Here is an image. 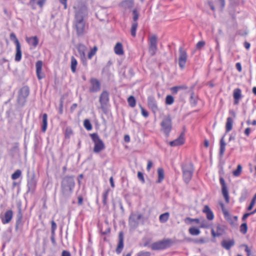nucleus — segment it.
Segmentation results:
<instances>
[{
	"instance_id": "obj_1",
	"label": "nucleus",
	"mask_w": 256,
	"mask_h": 256,
	"mask_svg": "<svg viewBox=\"0 0 256 256\" xmlns=\"http://www.w3.org/2000/svg\"><path fill=\"white\" fill-rule=\"evenodd\" d=\"M74 8L76 10L74 15V28L76 30L77 36H82L86 33L88 28L84 20L88 14L87 8L84 4H81L80 6L78 4L74 6Z\"/></svg>"
},
{
	"instance_id": "obj_2",
	"label": "nucleus",
	"mask_w": 256,
	"mask_h": 256,
	"mask_svg": "<svg viewBox=\"0 0 256 256\" xmlns=\"http://www.w3.org/2000/svg\"><path fill=\"white\" fill-rule=\"evenodd\" d=\"M181 168L184 181L188 184L191 180L194 171V165L192 161L185 162L182 164Z\"/></svg>"
},
{
	"instance_id": "obj_3",
	"label": "nucleus",
	"mask_w": 256,
	"mask_h": 256,
	"mask_svg": "<svg viewBox=\"0 0 256 256\" xmlns=\"http://www.w3.org/2000/svg\"><path fill=\"white\" fill-rule=\"evenodd\" d=\"M160 126V131L164 134L166 137H168L172 129V118L170 114L164 116Z\"/></svg>"
},
{
	"instance_id": "obj_4",
	"label": "nucleus",
	"mask_w": 256,
	"mask_h": 256,
	"mask_svg": "<svg viewBox=\"0 0 256 256\" xmlns=\"http://www.w3.org/2000/svg\"><path fill=\"white\" fill-rule=\"evenodd\" d=\"M233 120L231 117H228L226 118V133L222 137L220 141V151L219 156L222 158L223 157L225 150L226 143L224 142V136L227 132L230 131L232 128Z\"/></svg>"
},
{
	"instance_id": "obj_5",
	"label": "nucleus",
	"mask_w": 256,
	"mask_h": 256,
	"mask_svg": "<svg viewBox=\"0 0 256 256\" xmlns=\"http://www.w3.org/2000/svg\"><path fill=\"white\" fill-rule=\"evenodd\" d=\"M92 141L94 143L93 151L95 153H98L105 148V145L103 141L100 138L97 133L90 134Z\"/></svg>"
},
{
	"instance_id": "obj_6",
	"label": "nucleus",
	"mask_w": 256,
	"mask_h": 256,
	"mask_svg": "<svg viewBox=\"0 0 256 256\" xmlns=\"http://www.w3.org/2000/svg\"><path fill=\"white\" fill-rule=\"evenodd\" d=\"M174 244V241L170 238L164 239L152 243L151 245L152 250H162L170 247Z\"/></svg>"
},
{
	"instance_id": "obj_7",
	"label": "nucleus",
	"mask_w": 256,
	"mask_h": 256,
	"mask_svg": "<svg viewBox=\"0 0 256 256\" xmlns=\"http://www.w3.org/2000/svg\"><path fill=\"white\" fill-rule=\"evenodd\" d=\"M99 102L100 108L103 112L106 114L108 112V104L109 102V93L106 90H104L100 96Z\"/></svg>"
},
{
	"instance_id": "obj_8",
	"label": "nucleus",
	"mask_w": 256,
	"mask_h": 256,
	"mask_svg": "<svg viewBox=\"0 0 256 256\" xmlns=\"http://www.w3.org/2000/svg\"><path fill=\"white\" fill-rule=\"evenodd\" d=\"M30 94V90L28 86H24L20 88L19 91L18 102V103L24 104Z\"/></svg>"
},
{
	"instance_id": "obj_9",
	"label": "nucleus",
	"mask_w": 256,
	"mask_h": 256,
	"mask_svg": "<svg viewBox=\"0 0 256 256\" xmlns=\"http://www.w3.org/2000/svg\"><path fill=\"white\" fill-rule=\"evenodd\" d=\"M179 53L178 65L180 69L183 70L186 66L188 59V54L186 51L182 47L180 48Z\"/></svg>"
},
{
	"instance_id": "obj_10",
	"label": "nucleus",
	"mask_w": 256,
	"mask_h": 256,
	"mask_svg": "<svg viewBox=\"0 0 256 256\" xmlns=\"http://www.w3.org/2000/svg\"><path fill=\"white\" fill-rule=\"evenodd\" d=\"M157 41L158 38L156 35L152 36L150 39L148 52L151 56H154L156 54L158 49Z\"/></svg>"
},
{
	"instance_id": "obj_11",
	"label": "nucleus",
	"mask_w": 256,
	"mask_h": 256,
	"mask_svg": "<svg viewBox=\"0 0 256 256\" xmlns=\"http://www.w3.org/2000/svg\"><path fill=\"white\" fill-rule=\"evenodd\" d=\"M220 182L222 186V192L223 196L226 203L228 204L230 202V196L228 188L225 182V180L222 176H220Z\"/></svg>"
},
{
	"instance_id": "obj_12",
	"label": "nucleus",
	"mask_w": 256,
	"mask_h": 256,
	"mask_svg": "<svg viewBox=\"0 0 256 256\" xmlns=\"http://www.w3.org/2000/svg\"><path fill=\"white\" fill-rule=\"evenodd\" d=\"M143 218L142 214L136 215L134 212H132L128 218V222L130 226L137 227L138 225V220Z\"/></svg>"
},
{
	"instance_id": "obj_13",
	"label": "nucleus",
	"mask_w": 256,
	"mask_h": 256,
	"mask_svg": "<svg viewBox=\"0 0 256 256\" xmlns=\"http://www.w3.org/2000/svg\"><path fill=\"white\" fill-rule=\"evenodd\" d=\"M148 106L154 114H156L158 110V107L155 98L152 96L148 97Z\"/></svg>"
},
{
	"instance_id": "obj_14",
	"label": "nucleus",
	"mask_w": 256,
	"mask_h": 256,
	"mask_svg": "<svg viewBox=\"0 0 256 256\" xmlns=\"http://www.w3.org/2000/svg\"><path fill=\"white\" fill-rule=\"evenodd\" d=\"M90 92H96L100 90L101 84L100 82L96 78H92L90 80Z\"/></svg>"
},
{
	"instance_id": "obj_15",
	"label": "nucleus",
	"mask_w": 256,
	"mask_h": 256,
	"mask_svg": "<svg viewBox=\"0 0 256 256\" xmlns=\"http://www.w3.org/2000/svg\"><path fill=\"white\" fill-rule=\"evenodd\" d=\"M195 87V85L192 86L190 90H188V92H190V96L189 99V102L190 103V104L192 106H196L198 102V97L195 95L194 88Z\"/></svg>"
},
{
	"instance_id": "obj_16",
	"label": "nucleus",
	"mask_w": 256,
	"mask_h": 256,
	"mask_svg": "<svg viewBox=\"0 0 256 256\" xmlns=\"http://www.w3.org/2000/svg\"><path fill=\"white\" fill-rule=\"evenodd\" d=\"M13 211L12 210H8L4 214L3 216L0 217L2 222L4 224L10 223L13 218Z\"/></svg>"
},
{
	"instance_id": "obj_17",
	"label": "nucleus",
	"mask_w": 256,
	"mask_h": 256,
	"mask_svg": "<svg viewBox=\"0 0 256 256\" xmlns=\"http://www.w3.org/2000/svg\"><path fill=\"white\" fill-rule=\"evenodd\" d=\"M124 234L123 232L121 231L118 234V242L116 246V252L117 254L122 252L124 246Z\"/></svg>"
},
{
	"instance_id": "obj_18",
	"label": "nucleus",
	"mask_w": 256,
	"mask_h": 256,
	"mask_svg": "<svg viewBox=\"0 0 256 256\" xmlns=\"http://www.w3.org/2000/svg\"><path fill=\"white\" fill-rule=\"evenodd\" d=\"M243 96L242 90L240 88H236L233 91L234 104L238 105Z\"/></svg>"
},
{
	"instance_id": "obj_19",
	"label": "nucleus",
	"mask_w": 256,
	"mask_h": 256,
	"mask_svg": "<svg viewBox=\"0 0 256 256\" xmlns=\"http://www.w3.org/2000/svg\"><path fill=\"white\" fill-rule=\"evenodd\" d=\"M184 132H182L177 138L170 142L169 144L171 146H176L183 144L184 143Z\"/></svg>"
},
{
	"instance_id": "obj_20",
	"label": "nucleus",
	"mask_w": 256,
	"mask_h": 256,
	"mask_svg": "<svg viewBox=\"0 0 256 256\" xmlns=\"http://www.w3.org/2000/svg\"><path fill=\"white\" fill-rule=\"evenodd\" d=\"M86 50V47L85 46L82 44H80L78 48V52L80 56L82 64L84 66H86L87 62L85 56V51Z\"/></svg>"
},
{
	"instance_id": "obj_21",
	"label": "nucleus",
	"mask_w": 256,
	"mask_h": 256,
	"mask_svg": "<svg viewBox=\"0 0 256 256\" xmlns=\"http://www.w3.org/2000/svg\"><path fill=\"white\" fill-rule=\"evenodd\" d=\"M42 62L38 60L36 64V74L38 78L40 80L44 78V74L42 72Z\"/></svg>"
},
{
	"instance_id": "obj_22",
	"label": "nucleus",
	"mask_w": 256,
	"mask_h": 256,
	"mask_svg": "<svg viewBox=\"0 0 256 256\" xmlns=\"http://www.w3.org/2000/svg\"><path fill=\"white\" fill-rule=\"evenodd\" d=\"M74 185L75 184L74 176L65 177V190H66V188H68L71 192L72 190L74 187Z\"/></svg>"
},
{
	"instance_id": "obj_23",
	"label": "nucleus",
	"mask_w": 256,
	"mask_h": 256,
	"mask_svg": "<svg viewBox=\"0 0 256 256\" xmlns=\"http://www.w3.org/2000/svg\"><path fill=\"white\" fill-rule=\"evenodd\" d=\"M219 204L222 210V212L225 218H226L228 220H230V224L231 225H232L234 224V222L231 220L230 214L229 213L228 210L226 209L224 204H223L222 202H219Z\"/></svg>"
},
{
	"instance_id": "obj_24",
	"label": "nucleus",
	"mask_w": 256,
	"mask_h": 256,
	"mask_svg": "<svg viewBox=\"0 0 256 256\" xmlns=\"http://www.w3.org/2000/svg\"><path fill=\"white\" fill-rule=\"evenodd\" d=\"M221 245L226 250H229L232 246L234 245V239L230 240H223L221 242Z\"/></svg>"
},
{
	"instance_id": "obj_25",
	"label": "nucleus",
	"mask_w": 256,
	"mask_h": 256,
	"mask_svg": "<svg viewBox=\"0 0 256 256\" xmlns=\"http://www.w3.org/2000/svg\"><path fill=\"white\" fill-rule=\"evenodd\" d=\"M26 42L30 46L36 48L38 44V39L36 36H30L26 38Z\"/></svg>"
},
{
	"instance_id": "obj_26",
	"label": "nucleus",
	"mask_w": 256,
	"mask_h": 256,
	"mask_svg": "<svg viewBox=\"0 0 256 256\" xmlns=\"http://www.w3.org/2000/svg\"><path fill=\"white\" fill-rule=\"evenodd\" d=\"M110 191V188H107L104 192L102 194V202L103 204V206L106 208H108V199Z\"/></svg>"
},
{
	"instance_id": "obj_27",
	"label": "nucleus",
	"mask_w": 256,
	"mask_h": 256,
	"mask_svg": "<svg viewBox=\"0 0 256 256\" xmlns=\"http://www.w3.org/2000/svg\"><path fill=\"white\" fill-rule=\"evenodd\" d=\"M203 212L206 214V218L208 220H212L214 219V214L208 206H204L203 210Z\"/></svg>"
},
{
	"instance_id": "obj_28",
	"label": "nucleus",
	"mask_w": 256,
	"mask_h": 256,
	"mask_svg": "<svg viewBox=\"0 0 256 256\" xmlns=\"http://www.w3.org/2000/svg\"><path fill=\"white\" fill-rule=\"evenodd\" d=\"M16 54L14 60L16 62H20L22 59V52L21 50V46L20 44L18 46H16Z\"/></svg>"
},
{
	"instance_id": "obj_29",
	"label": "nucleus",
	"mask_w": 256,
	"mask_h": 256,
	"mask_svg": "<svg viewBox=\"0 0 256 256\" xmlns=\"http://www.w3.org/2000/svg\"><path fill=\"white\" fill-rule=\"evenodd\" d=\"M48 127V115L46 114H44L42 116V131L45 132Z\"/></svg>"
},
{
	"instance_id": "obj_30",
	"label": "nucleus",
	"mask_w": 256,
	"mask_h": 256,
	"mask_svg": "<svg viewBox=\"0 0 256 256\" xmlns=\"http://www.w3.org/2000/svg\"><path fill=\"white\" fill-rule=\"evenodd\" d=\"M114 52L118 55H122L124 54L123 46L120 42H118L114 48Z\"/></svg>"
},
{
	"instance_id": "obj_31",
	"label": "nucleus",
	"mask_w": 256,
	"mask_h": 256,
	"mask_svg": "<svg viewBox=\"0 0 256 256\" xmlns=\"http://www.w3.org/2000/svg\"><path fill=\"white\" fill-rule=\"evenodd\" d=\"M158 179L156 180V183L158 184L162 182L164 178V170L162 168H159L158 169Z\"/></svg>"
},
{
	"instance_id": "obj_32",
	"label": "nucleus",
	"mask_w": 256,
	"mask_h": 256,
	"mask_svg": "<svg viewBox=\"0 0 256 256\" xmlns=\"http://www.w3.org/2000/svg\"><path fill=\"white\" fill-rule=\"evenodd\" d=\"M23 215L22 212L20 209L19 210L18 212V214H17V218L16 220V229L18 230L19 226L22 224V220Z\"/></svg>"
},
{
	"instance_id": "obj_33",
	"label": "nucleus",
	"mask_w": 256,
	"mask_h": 256,
	"mask_svg": "<svg viewBox=\"0 0 256 256\" xmlns=\"http://www.w3.org/2000/svg\"><path fill=\"white\" fill-rule=\"evenodd\" d=\"M78 64V62L74 56L71 58V64L70 68L71 70L73 73L76 72V66Z\"/></svg>"
},
{
	"instance_id": "obj_34",
	"label": "nucleus",
	"mask_w": 256,
	"mask_h": 256,
	"mask_svg": "<svg viewBox=\"0 0 256 256\" xmlns=\"http://www.w3.org/2000/svg\"><path fill=\"white\" fill-rule=\"evenodd\" d=\"M248 196V190L244 188L241 192L240 196L239 198V202H242L246 200Z\"/></svg>"
},
{
	"instance_id": "obj_35",
	"label": "nucleus",
	"mask_w": 256,
	"mask_h": 256,
	"mask_svg": "<svg viewBox=\"0 0 256 256\" xmlns=\"http://www.w3.org/2000/svg\"><path fill=\"white\" fill-rule=\"evenodd\" d=\"M169 216H170V214L168 212L162 214H160V218H159L160 221L162 223L166 222L168 220L169 218Z\"/></svg>"
},
{
	"instance_id": "obj_36",
	"label": "nucleus",
	"mask_w": 256,
	"mask_h": 256,
	"mask_svg": "<svg viewBox=\"0 0 256 256\" xmlns=\"http://www.w3.org/2000/svg\"><path fill=\"white\" fill-rule=\"evenodd\" d=\"M226 228V226L218 224L216 226V232L218 234H220V236H222L224 233Z\"/></svg>"
},
{
	"instance_id": "obj_37",
	"label": "nucleus",
	"mask_w": 256,
	"mask_h": 256,
	"mask_svg": "<svg viewBox=\"0 0 256 256\" xmlns=\"http://www.w3.org/2000/svg\"><path fill=\"white\" fill-rule=\"evenodd\" d=\"M138 26V24L137 22H134L132 24L131 29H130V34L132 37L134 38L136 36V32Z\"/></svg>"
},
{
	"instance_id": "obj_38",
	"label": "nucleus",
	"mask_w": 256,
	"mask_h": 256,
	"mask_svg": "<svg viewBox=\"0 0 256 256\" xmlns=\"http://www.w3.org/2000/svg\"><path fill=\"white\" fill-rule=\"evenodd\" d=\"M128 102L130 106L134 108L136 104V100L134 96H130L128 98Z\"/></svg>"
},
{
	"instance_id": "obj_39",
	"label": "nucleus",
	"mask_w": 256,
	"mask_h": 256,
	"mask_svg": "<svg viewBox=\"0 0 256 256\" xmlns=\"http://www.w3.org/2000/svg\"><path fill=\"white\" fill-rule=\"evenodd\" d=\"M256 203V193L252 198L248 206L246 208V210L248 211H251L253 208L254 207L255 204Z\"/></svg>"
},
{
	"instance_id": "obj_40",
	"label": "nucleus",
	"mask_w": 256,
	"mask_h": 256,
	"mask_svg": "<svg viewBox=\"0 0 256 256\" xmlns=\"http://www.w3.org/2000/svg\"><path fill=\"white\" fill-rule=\"evenodd\" d=\"M188 232L190 234L193 236H198L200 232V230L198 228L195 227H192L190 228Z\"/></svg>"
},
{
	"instance_id": "obj_41",
	"label": "nucleus",
	"mask_w": 256,
	"mask_h": 256,
	"mask_svg": "<svg viewBox=\"0 0 256 256\" xmlns=\"http://www.w3.org/2000/svg\"><path fill=\"white\" fill-rule=\"evenodd\" d=\"M248 230V227L246 222H243L241 224L240 227V232L244 234H246Z\"/></svg>"
},
{
	"instance_id": "obj_42",
	"label": "nucleus",
	"mask_w": 256,
	"mask_h": 256,
	"mask_svg": "<svg viewBox=\"0 0 256 256\" xmlns=\"http://www.w3.org/2000/svg\"><path fill=\"white\" fill-rule=\"evenodd\" d=\"M242 172V166L238 164L236 170L232 172L233 176H238L240 175Z\"/></svg>"
},
{
	"instance_id": "obj_43",
	"label": "nucleus",
	"mask_w": 256,
	"mask_h": 256,
	"mask_svg": "<svg viewBox=\"0 0 256 256\" xmlns=\"http://www.w3.org/2000/svg\"><path fill=\"white\" fill-rule=\"evenodd\" d=\"M174 100L172 95H168L166 98L165 104L167 105H172L174 102Z\"/></svg>"
},
{
	"instance_id": "obj_44",
	"label": "nucleus",
	"mask_w": 256,
	"mask_h": 256,
	"mask_svg": "<svg viewBox=\"0 0 256 256\" xmlns=\"http://www.w3.org/2000/svg\"><path fill=\"white\" fill-rule=\"evenodd\" d=\"M84 126L88 130H90L92 128V125L89 120L86 119L84 122Z\"/></svg>"
},
{
	"instance_id": "obj_45",
	"label": "nucleus",
	"mask_w": 256,
	"mask_h": 256,
	"mask_svg": "<svg viewBox=\"0 0 256 256\" xmlns=\"http://www.w3.org/2000/svg\"><path fill=\"white\" fill-rule=\"evenodd\" d=\"M98 50V48L96 46H94L93 48H91L88 53V58L90 60L92 57L96 54Z\"/></svg>"
},
{
	"instance_id": "obj_46",
	"label": "nucleus",
	"mask_w": 256,
	"mask_h": 256,
	"mask_svg": "<svg viewBox=\"0 0 256 256\" xmlns=\"http://www.w3.org/2000/svg\"><path fill=\"white\" fill-rule=\"evenodd\" d=\"M234 8L235 6H234V8L232 7L230 8V6H228V13L234 20H236V11L234 10Z\"/></svg>"
},
{
	"instance_id": "obj_47",
	"label": "nucleus",
	"mask_w": 256,
	"mask_h": 256,
	"mask_svg": "<svg viewBox=\"0 0 256 256\" xmlns=\"http://www.w3.org/2000/svg\"><path fill=\"white\" fill-rule=\"evenodd\" d=\"M10 39L14 42L16 46L20 44L18 41V39L16 34L12 32L10 34Z\"/></svg>"
},
{
	"instance_id": "obj_48",
	"label": "nucleus",
	"mask_w": 256,
	"mask_h": 256,
	"mask_svg": "<svg viewBox=\"0 0 256 256\" xmlns=\"http://www.w3.org/2000/svg\"><path fill=\"white\" fill-rule=\"evenodd\" d=\"M22 174V172L20 170H17L12 175V178L13 180L18 179Z\"/></svg>"
},
{
	"instance_id": "obj_49",
	"label": "nucleus",
	"mask_w": 256,
	"mask_h": 256,
	"mask_svg": "<svg viewBox=\"0 0 256 256\" xmlns=\"http://www.w3.org/2000/svg\"><path fill=\"white\" fill-rule=\"evenodd\" d=\"M184 222L186 223H188V222H195L196 224H199L200 222V220L198 218H192L190 217H187L184 219Z\"/></svg>"
},
{
	"instance_id": "obj_50",
	"label": "nucleus",
	"mask_w": 256,
	"mask_h": 256,
	"mask_svg": "<svg viewBox=\"0 0 256 256\" xmlns=\"http://www.w3.org/2000/svg\"><path fill=\"white\" fill-rule=\"evenodd\" d=\"M132 15H133V20L134 22H136L138 18L139 17V13L136 9H134L132 10Z\"/></svg>"
},
{
	"instance_id": "obj_51",
	"label": "nucleus",
	"mask_w": 256,
	"mask_h": 256,
	"mask_svg": "<svg viewBox=\"0 0 256 256\" xmlns=\"http://www.w3.org/2000/svg\"><path fill=\"white\" fill-rule=\"evenodd\" d=\"M240 0H230V8H234V6H238L240 4Z\"/></svg>"
},
{
	"instance_id": "obj_52",
	"label": "nucleus",
	"mask_w": 256,
	"mask_h": 256,
	"mask_svg": "<svg viewBox=\"0 0 256 256\" xmlns=\"http://www.w3.org/2000/svg\"><path fill=\"white\" fill-rule=\"evenodd\" d=\"M139 106L141 110V113L142 116L144 118H148L149 116L148 112L146 110H145L141 104H140Z\"/></svg>"
},
{
	"instance_id": "obj_53",
	"label": "nucleus",
	"mask_w": 256,
	"mask_h": 256,
	"mask_svg": "<svg viewBox=\"0 0 256 256\" xmlns=\"http://www.w3.org/2000/svg\"><path fill=\"white\" fill-rule=\"evenodd\" d=\"M252 215H253V214L252 212V210L250 211V212H246L245 214H244L242 218V220L244 222H246V219L247 218L250 216H252Z\"/></svg>"
},
{
	"instance_id": "obj_54",
	"label": "nucleus",
	"mask_w": 256,
	"mask_h": 256,
	"mask_svg": "<svg viewBox=\"0 0 256 256\" xmlns=\"http://www.w3.org/2000/svg\"><path fill=\"white\" fill-rule=\"evenodd\" d=\"M107 225H108V222H106ZM111 228L107 226V227L104 231H102V230H100V233L102 235H106L110 232Z\"/></svg>"
},
{
	"instance_id": "obj_55",
	"label": "nucleus",
	"mask_w": 256,
	"mask_h": 256,
	"mask_svg": "<svg viewBox=\"0 0 256 256\" xmlns=\"http://www.w3.org/2000/svg\"><path fill=\"white\" fill-rule=\"evenodd\" d=\"M242 246L245 247L244 250L246 252L247 256H255L254 254H252L251 250L248 245L243 244Z\"/></svg>"
},
{
	"instance_id": "obj_56",
	"label": "nucleus",
	"mask_w": 256,
	"mask_h": 256,
	"mask_svg": "<svg viewBox=\"0 0 256 256\" xmlns=\"http://www.w3.org/2000/svg\"><path fill=\"white\" fill-rule=\"evenodd\" d=\"M138 178L141 182L142 184L145 182V180L144 176V174L141 172H138Z\"/></svg>"
},
{
	"instance_id": "obj_57",
	"label": "nucleus",
	"mask_w": 256,
	"mask_h": 256,
	"mask_svg": "<svg viewBox=\"0 0 256 256\" xmlns=\"http://www.w3.org/2000/svg\"><path fill=\"white\" fill-rule=\"evenodd\" d=\"M151 253L149 252L140 251L136 256H150Z\"/></svg>"
},
{
	"instance_id": "obj_58",
	"label": "nucleus",
	"mask_w": 256,
	"mask_h": 256,
	"mask_svg": "<svg viewBox=\"0 0 256 256\" xmlns=\"http://www.w3.org/2000/svg\"><path fill=\"white\" fill-rule=\"evenodd\" d=\"M206 44V42L204 40L198 42L196 44V48L197 50H200Z\"/></svg>"
},
{
	"instance_id": "obj_59",
	"label": "nucleus",
	"mask_w": 256,
	"mask_h": 256,
	"mask_svg": "<svg viewBox=\"0 0 256 256\" xmlns=\"http://www.w3.org/2000/svg\"><path fill=\"white\" fill-rule=\"evenodd\" d=\"M72 134V131L70 128H67L65 130V138H69Z\"/></svg>"
},
{
	"instance_id": "obj_60",
	"label": "nucleus",
	"mask_w": 256,
	"mask_h": 256,
	"mask_svg": "<svg viewBox=\"0 0 256 256\" xmlns=\"http://www.w3.org/2000/svg\"><path fill=\"white\" fill-rule=\"evenodd\" d=\"M78 206H82L84 204V198L82 195L78 196Z\"/></svg>"
},
{
	"instance_id": "obj_61",
	"label": "nucleus",
	"mask_w": 256,
	"mask_h": 256,
	"mask_svg": "<svg viewBox=\"0 0 256 256\" xmlns=\"http://www.w3.org/2000/svg\"><path fill=\"white\" fill-rule=\"evenodd\" d=\"M248 34V32L246 30L242 31V30H238L236 32V34L240 36H246Z\"/></svg>"
},
{
	"instance_id": "obj_62",
	"label": "nucleus",
	"mask_w": 256,
	"mask_h": 256,
	"mask_svg": "<svg viewBox=\"0 0 256 256\" xmlns=\"http://www.w3.org/2000/svg\"><path fill=\"white\" fill-rule=\"evenodd\" d=\"M122 4L123 6H126V5L128 6V8H130L132 6L133 2L130 0H124L122 2Z\"/></svg>"
},
{
	"instance_id": "obj_63",
	"label": "nucleus",
	"mask_w": 256,
	"mask_h": 256,
	"mask_svg": "<svg viewBox=\"0 0 256 256\" xmlns=\"http://www.w3.org/2000/svg\"><path fill=\"white\" fill-rule=\"evenodd\" d=\"M218 2L220 4V10L222 11L225 7L226 2L225 0H218Z\"/></svg>"
},
{
	"instance_id": "obj_64",
	"label": "nucleus",
	"mask_w": 256,
	"mask_h": 256,
	"mask_svg": "<svg viewBox=\"0 0 256 256\" xmlns=\"http://www.w3.org/2000/svg\"><path fill=\"white\" fill-rule=\"evenodd\" d=\"M170 90L173 94H176L178 93V89L177 86H173L170 88Z\"/></svg>"
}]
</instances>
